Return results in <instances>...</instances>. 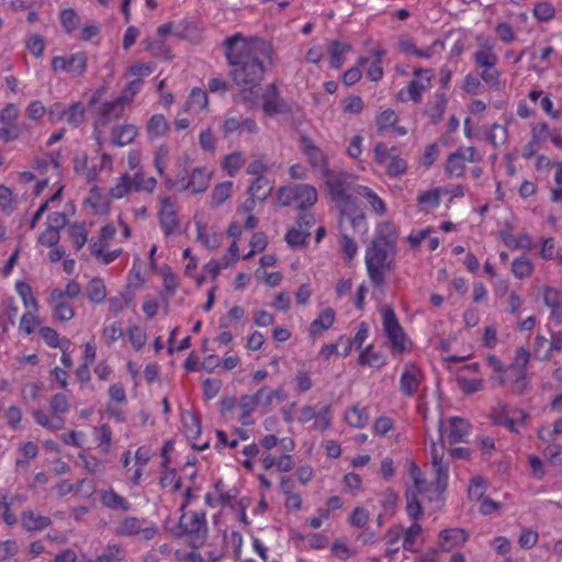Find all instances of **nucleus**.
<instances>
[{"label":"nucleus","mask_w":562,"mask_h":562,"mask_svg":"<svg viewBox=\"0 0 562 562\" xmlns=\"http://www.w3.org/2000/svg\"><path fill=\"white\" fill-rule=\"evenodd\" d=\"M50 303L54 304L53 313L57 319L67 322L74 317L75 313L72 307L65 303L64 300L50 301Z\"/></svg>","instance_id":"49530a36"},{"label":"nucleus","mask_w":562,"mask_h":562,"mask_svg":"<svg viewBox=\"0 0 562 562\" xmlns=\"http://www.w3.org/2000/svg\"><path fill=\"white\" fill-rule=\"evenodd\" d=\"M26 48L36 58L41 57L45 48L44 37L41 35L31 36L26 42Z\"/></svg>","instance_id":"774afa93"},{"label":"nucleus","mask_w":562,"mask_h":562,"mask_svg":"<svg viewBox=\"0 0 562 562\" xmlns=\"http://www.w3.org/2000/svg\"><path fill=\"white\" fill-rule=\"evenodd\" d=\"M249 194L256 198L258 201H265L270 195L272 187L265 177H257V179L249 187Z\"/></svg>","instance_id":"b1692460"},{"label":"nucleus","mask_w":562,"mask_h":562,"mask_svg":"<svg viewBox=\"0 0 562 562\" xmlns=\"http://www.w3.org/2000/svg\"><path fill=\"white\" fill-rule=\"evenodd\" d=\"M335 315L336 313L331 307L323 310L311 324V333L314 335L319 329H329L334 324Z\"/></svg>","instance_id":"cd10ccee"},{"label":"nucleus","mask_w":562,"mask_h":562,"mask_svg":"<svg viewBox=\"0 0 562 562\" xmlns=\"http://www.w3.org/2000/svg\"><path fill=\"white\" fill-rule=\"evenodd\" d=\"M223 45L233 82L249 89L258 86L266 72L265 59L272 61L273 58L271 44L257 36L236 33L225 38Z\"/></svg>","instance_id":"f257e3e1"},{"label":"nucleus","mask_w":562,"mask_h":562,"mask_svg":"<svg viewBox=\"0 0 562 562\" xmlns=\"http://www.w3.org/2000/svg\"><path fill=\"white\" fill-rule=\"evenodd\" d=\"M495 422L499 425L504 424L510 431H517L516 420L510 416V411L507 406H503L495 415Z\"/></svg>","instance_id":"0e129e2a"},{"label":"nucleus","mask_w":562,"mask_h":562,"mask_svg":"<svg viewBox=\"0 0 562 562\" xmlns=\"http://www.w3.org/2000/svg\"><path fill=\"white\" fill-rule=\"evenodd\" d=\"M69 235L72 240V245L77 250H80L88 239V232L83 223H72L69 225Z\"/></svg>","instance_id":"7c9ffc66"},{"label":"nucleus","mask_w":562,"mask_h":562,"mask_svg":"<svg viewBox=\"0 0 562 562\" xmlns=\"http://www.w3.org/2000/svg\"><path fill=\"white\" fill-rule=\"evenodd\" d=\"M178 530L176 535L184 538L192 549L201 548L209 535L205 513L202 510L183 512L179 519Z\"/></svg>","instance_id":"20e7f679"},{"label":"nucleus","mask_w":562,"mask_h":562,"mask_svg":"<svg viewBox=\"0 0 562 562\" xmlns=\"http://www.w3.org/2000/svg\"><path fill=\"white\" fill-rule=\"evenodd\" d=\"M457 382L459 389L465 394H473L481 391L483 387V381L481 379H468L464 376H458Z\"/></svg>","instance_id":"8fccbe9b"},{"label":"nucleus","mask_w":562,"mask_h":562,"mask_svg":"<svg viewBox=\"0 0 562 562\" xmlns=\"http://www.w3.org/2000/svg\"><path fill=\"white\" fill-rule=\"evenodd\" d=\"M133 181V189L135 191L153 192L156 188L157 180L154 177L145 178L142 173H135Z\"/></svg>","instance_id":"09e8293b"},{"label":"nucleus","mask_w":562,"mask_h":562,"mask_svg":"<svg viewBox=\"0 0 562 562\" xmlns=\"http://www.w3.org/2000/svg\"><path fill=\"white\" fill-rule=\"evenodd\" d=\"M86 110L80 103H74L68 113L67 122L74 127H78L85 121Z\"/></svg>","instance_id":"4d7b16f0"},{"label":"nucleus","mask_w":562,"mask_h":562,"mask_svg":"<svg viewBox=\"0 0 562 562\" xmlns=\"http://www.w3.org/2000/svg\"><path fill=\"white\" fill-rule=\"evenodd\" d=\"M21 522L23 528L34 531L47 528L52 521L47 516H36L33 510H25L22 513Z\"/></svg>","instance_id":"a211bd4d"},{"label":"nucleus","mask_w":562,"mask_h":562,"mask_svg":"<svg viewBox=\"0 0 562 562\" xmlns=\"http://www.w3.org/2000/svg\"><path fill=\"white\" fill-rule=\"evenodd\" d=\"M330 412H331V407L330 405H324L323 407L319 408V411H317L316 413V417H315V427L321 429V430H325L327 429L329 426H330Z\"/></svg>","instance_id":"e2e57ef3"},{"label":"nucleus","mask_w":562,"mask_h":562,"mask_svg":"<svg viewBox=\"0 0 562 562\" xmlns=\"http://www.w3.org/2000/svg\"><path fill=\"white\" fill-rule=\"evenodd\" d=\"M486 48L487 49L485 50H477L474 53L475 64L482 68L494 67L498 61V57L493 52H491L492 46L488 45Z\"/></svg>","instance_id":"ea45409f"},{"label":"nucleus","mask_w":562,"mask_h":562,"mask_svg":"<svg viewBox=\"0 0 562 562\" xmlns=\"http://www.w3.org/2000/svg\"><path fill=\"white\" fill-rule=\"evenodd\" d=\"M532 265L526 256L515 259L512 263V272L518 279L527 278L532 272Z\"/></svg>","instance_id":"e433bc0d"},{"label":"nucleus","mask_w":562,"mask_h":562,"mask_svg":"<svg viewBox=\"0 0 562 562\" xmlns=\"http://www.w3.org/2000/svg\"><path fill=\"white\" fill-rule=\"evenodd\" d=\"M406 510L408 517L414 521H417L423 516L424 510L417 497V493H406Z\"/></svg>","instance_id":"c9c22d12"},{"label":"nucleus","mask_w":562,"mask_h":562,"mask_svg":"<svg viewBox=\"0 0 562 562\" xmlns=\"http://www.w3.org/2000/svg\"><path fill=\"white\" fill-rule=\"evenodd\" d=\"M233 182L224 181L215 186L211 194V203L213 207L223 204L232 194Z\"/></svg>","instance_id":"c85d7f7f"},{"label":"nucleus","mask_w":562,"mask_h":562,"mask_svg":"<svg viewBox=\"0 0 562 562\" xmlns=\"http://www.w3.org/2000/svg\"><path fill=\"white\" fill-rule=\"evenodd\" d=\"M81 292V288L78 282L69 281L66 285L65 291L55 289L50 292L49 301L64 300L66 296L70 299L77 297Z\"/></svg>","instance_id":"58836bf2"},{"label":"nucleus","mask_w":562,"mask_h":562,"mask_svg":"<svg viewBox=\"0 0 562 562\" xmlns=\"http://www.w3.org/2000/svg\"><path fill=\"white\" fill-rule=\"evenodd\" d=\"M125 559V550L117 544L108 546L95 561L87 559L85 562H121Z\"/></svg>","instance_id":"a878e982"},{"label":"nucleus","mask_w":562,"mask_h":562,"mask_svg":"<svg viewBox=\"0 0 562 562\" xmlns=\"http://www.w3.org/2000/svg\"><path fill=\"white\" fill-rule=\"evenodd\" d=\"M533 15L539 20L547 22L555 15V9L549 2H538L533 8Z\"/></svg>","instance_id":"3c124183"},{"label":"nucleus","mask_w":562,"mask_h":562,"mask_svg":"<svg viewBox=\"0 0 562 562\" xmlns=\"http://www.w3.org/2000/svg\"><path fill=\"white\" fill-rule=\"evenodd\" d=\"M368 414L364 412V409L359 408L358 406H353L347 414H346V422L356 428L363 427L368 422Z\"/></svg>","instance_id":"a18cd8bd"},{"label":"nucleus","mask_w":562,"mask_h":562,"mask_svg":"<svg viewBox=\"0 0 562 562\" xmlns=\"http://www.w3.org/2000/svg\"><path fill=\"white\" fill-rule=\"evenodd\" d=\"M181 420L187 437L192 440H196L201 435V422L199 417L191 412H184L181 415Z\"/></svg>","instance_id":"5701e85b"},{"label":"nucleus","mask_w":562,"mask_h":562,"mask_svg":"<svg viewBox=\"0 0 562 562\" xmlns=\"http://www.w3.org/2000/svg\"><path fill=\"white\" fill-rule=\"evenodd\" d=\"M136 136L137 128L132 124H125L112 131V142L116 146L128 145L133 143Z\"/></svg>","instance_id":"6ab92c4d"},{"label":"nucleus","mask_w":562,"mask_h":562,"mask_svg":"<svg viewBox=\"0 0 562 562\" xmlns=\"http://www.w3.org/2000/svg\"><path fill=\"white\" fill-rule=\"evenodd\" d=\"M544 457L550 464L558 469H562V446L550 445L544 450Z\"/></svg>","instance_id":"5fc2aeb1"},{"label":"nucleus","mask_w":562,"mask_h":562,"mask_svg":"<svg viewBox=\"0 0 562 562\" xmlns=\"http://www.w3.org/2000/svg\"><path fill=\"white\" fill-rule=\"evenodd\" d=\"M87 60L85 53L72 54L67 59V70L76 75H82L87 68Z\"/></svg>","instance_id":"37998d69"},{"label":"nucleus","mask_w":562,"mask_h":562,"mask_svg":"<svg viewBox=\"0 0 562 562\" xmlns=\"http://www.w3.org/2000/svg\"><path fill=\"white\" fill-rule=\"evenodd\" d=\"M368 337V325L366 323H361L359 325L358 331L353 336V338L348 340V346L345 350V356L351 350L352 347L360 349L362 344Z\"/></svg>","instance_id":"603ef678"},{"label":"nucleus","mask_w":562,"mask_h":562,"mask_svg":"<svg viewBox=\"0 0 562 562\" xmlns=\"http://www.w3.org/2000/svg\"><path fill=\"white\" fill-rule=\"evenodd\" d=\"M127 103H128V98L125 94V95H120L119 98H116L113 101L105 102L99 108L98 115L94 121V127H95L94 136H95V139L98 140L99 147H101L102 142H101L100 133L97 132V128L104 127L108 124H110L111 122L119 120L123 114L125 104H127Z\"/></svg>","instance_id":"39448f33"},{"label":"nucleus","mask_w":562,"mask_h":562,"mask_svg":"<svg viewBox=\"0 0 562 562\" xmlns=\"http://www.w3.org/2000/svg\"><path fill=\"white\" fill-rule=\"evenodd\" d=\"M383 327L393 349L396 352H403L405 350L406 336L394 311L390 307L383 312Z\"/></svg>","instance_id":"6e6552de"},{"label":"nucleus","mask_w":562,"mask_h":562,"mask_svg":"<svg viewBox=\"0 0 562 562\" xmlns=\"http://www.w3.org/2000/svg\"><path fill=\"white\" fill-rule=\"evenodd\" d=\"M419 376V369L413 363H407L401 375L400 391L406 396H412L418 389Z\"/></svg>","instance_id":"9b49d317"},{"label":"nucleus","mask_w":562,"mask_h":562,"mask_svg":"<svg viewBox=\"0 0 562 562\" xmlns=\"http://www.w3.org/2000/svg\"><path fill=\"white\" fill-rule=\"evenodd\" d=\"M262 99V109L268 115L285 113L289 110L286 102L281 98L280 92L274 83L267 86Z\"/></svg>","instance_id":"9d476101"},{"label":"nucleus","mask_w":562,"mask_h":562,"mask_svg":"<svg viewBox=\"0 0 562 562\" xmlns=\"http://www.w3.org/2000/svg\"><path fill=\"white\" fill-rule=\"evenodd\" d=\"M469 497L471 499L480 501L485 493L484 480L481 476H475L471 480L469 486Z\"/></svg>","instance_id":"69168bd1"},{"label":"nucleus","mask_w":562,"mask_h":562,"mask_svg":"<svg viewBox=\"0 0 562 562\" xmlns=\"http://www.w3.org/2000/svg\"><path fill=\"white\" fill-rule=\"evenodd\" d=\"M266 393V387H260L254 395H243L239 401L241 412L251 414L259 405L260 400Z\"/></svg>","instance_id":"2f4dec72"},{"label":"nucleus","mask_w":562,"mask_h":562,"mask_svg":"<svg viewBox=\"0 0 562 562\" xmlns=\"http://www.w3.org/2000/svg\"><path fill=\"white\" fill-rule=\"evenodd\" d=\"M310 232H304L303 229L292 228L285 235V241L291 247H302L305 246V241L307 237H310Z\"/></svg>","instance_id":"de8ad7c7"},{"label":"nucleus","mask_w":562,"mask_h":562,"mask_svg":"<svg viewBox=\"0 0 562 562\" xmlns=\"http://www.w3.org/2000/svg\"><path fill=\"white\" fill-rule=\"evenodd\" d=\"M440 204V190L434 189L422 192L417 196V206L419 211L427 212L434 210Z\"/></svg>","instance_id":"4be33fe9"},{"label":"nucleus","mask_w":562,"mask_h":562,"mask_svg":"<svg viewBox=\"0 0 562 562\" xmlns=\"http://www.w3.org/2000/svg\"><path fill=\"white\" fill-rule=\"evenodd\" d=\"M368 58L367 57H360L357 61V66L352 67V68H349L348 70H346L342 75V82L346 85V86H352L355 85L356 82H358L360 79H361V76H362V72H361V67L364 66L367 63H368Z\"/></svg>","instance_id":"a19ab883"},{"label":"nucleus","mask_w":562,"mask_h":562,"mask_svg":"<svg viewBox=\"0 0 562 562\" xmlns=\"http://www.w3.org/2000/svg\"><path fill=\"white\" fill-rule=\"evenodd\" d=\"M211 175L205 168H194L187 183H183L180 191L191 190L198 194L204 192L210 183Z\"/></svg>","instance_id":"f8f14e48"},{"label":"nucleus","mask_w":562,"mask_h":562,"mask_svg":"<svg viewBox=\"0 0 562 562\" xmlns=\"http://www.w3.org/2000/svg\"><path fill=\"white\" fill-rule=\"evenodd\" d=\"M101 503L103 506L114 510L127 512L131 509V504L113 490L101 492Z\"/></svg>","instance_id":"aec40b11"},{"label":"nucleus","mask_w":562,"mask_h":562,"mask_svg":"<svg viewBox=\"0 0 562 562\" xmlns=\"http://www.w3.org/2000/svg\"><path fill=\"white\" fill-rule=\"evenodd\" d=\"M464 169L465 165L462 160L461 154L456 151L450 154L446 165V172L448 176L459 178L463 175Z\"/></svg>","instance_id":"473e14b6"},{"label":"nucleus","mask_w":562,"mask_h":562,"mask_svg":"<svg viewBox=\"0 0 562 562\" xmlns=\"http://www.w3.org/2000/svg\"><path fill=\"white\" fill-rule=\"evenodd\" d=\"M468 533L462 528L445 529L439 533L440 547L443 551H450L467 541Z\"/></svg>","instance_id":"4468645a"},{"label":"nucleus","mask_w":562,"mask_h":562,"mask_svg":"<svg viewBox=\"0 0 562 562\" xmlns=\"http://www.w3.org/2000/svg\"><path fill=\"white\" fill-rule=\"evenodd\" d=\"M50 411L54 414H64L69 411V402L65 394L57 393L50 400Z\"/></svg>","instance_id":"bf43d9fd"},{"label":"nucleus","mask_w":562,"mask_h":562,"mask_svg":"<svg viewBox=\"0 0 562 562\" xmlns=\"http://www.w3.org/2000/svg\"><path fill=\"white\" fill-rule=\"evenodd\" d=\"M370 519V514L363 507H356L349 518V524L353 527L362 528Z\"/></svg>","instance_id":"052dcab7"},{"label":"nucleus","mask_w":562,"mask_h":562,"mask_svg":"<svg viewBox=\"0 0 562 562\" xmlns=\"http://www.w3.org/2000/svg\"><path fill=\"white\" fill-rule=\"evenodd\" d=\"M352 49V45L348 42L338 40L330 41L327 45L329 54V65L331 68L338 69L345 63V54Z\"/></svg>","instance_id":"2eb2a0df"},{"label":"nucleus","mask_w":562,"mask_h":562,"mask_svg":"<svg viewBox=\"0 0 562 562\" xmlns=\"http://www.w3.org/2000/svg\"><path fill=\"white\" fill-rule=\"evenodd\" d=\"M22 127L18 124H4L0 127V140L8 143L20 137Z\"/></svg>","instance_id":"680f3d73"},{"label":"nucleus","mask_w":562,"mask_h":562,"mask_svg":"<svg viewBox=\"0 0 562 562\" xmlns=\"http://www.w3.org/2000/svg\"><path fill=\"white\" fill-rule=\"evenodd\" d=\"M407 170V164L403 158L398 156H392L391 160L386 167V172L390 177H400L405 173Z\"/></svg>","instance_id":"864d4df0"},{"label":"nucleus","mask_w":562,"mask_h":562,"mask_svg":"<svg viewBox=\"0 0 562 562\" xmlns=\"http://www.w3.org/2000/svg\"><path fill=\"white\" fill-rule=\"evenodd\" d=\"M133 189L132 178L125 173L117 179L114 187L111 188L110 194L114 199H121L125 196Z\"/></svg>","instance_id":"4c0bfd02"},{"label":"nucleus","mask_w":562,"mask_h":562,"mask_svg":"<svg viewBox=\"0 0 562 562\" xmlns=\"http://www.w3.org/2000/svg\"><path fill=\"white\" fill-rule=\"evenodd\" d=\"M207 104L209 98L206 92L200 88H194L186 102V110H203Z\"/></svg>","instance_id":"c756f323"},{"label":"nucleus","mask_w":562,"mask_h":562,"mask_svg":"<svg viewBox=\"0 0 562 562\" xmlns=\"http://www.w3.org/2000/svg\"><path fill=\"white\" fill-rule=\"evenodd\" d=\"M358 362L360 366H369L372 368H380L385 363V358L381 352L374 351L371 346H368L359 356Z\"/></svg>","instance_id":"393cba45"},{"label":"nucleus","mask_w":562,"mask_h":562,"mask_svg":"<svg viewBox=\"0 0 562 562\" xmlns=\"http://www.w3.org/2000/svg\"><path fill=\"white\" fill-rule=\"evenodd\" d=\"M159 223L166 236L172 235L179 226L178 210L170 198L160 200Z\"/></svg>","instance_id":"1a4fd4ad"},{"label":"nucleus","mask_w":562,"mask_h":562,"mask_svg":"<svg viewBox=\"0 0 562 562\" xmlns=\"http://www.w3.org/2000/svg\"><path fill=\"white\" fill-rule=\"evenodd\" d=\"M396 227L384 222L376 228L371 245L366 250V267L372 284L378 288L385 281V272L394 268L396 248Z\"/></svg>","instance_id":"7ed1b4c3"},{"label":"nucleus","mask_w":562,"mask_h":562,"mask_svg":"<svg viewBox=\"0 0 562 562\" xmlns=\"http://www.w3.org/2000/svg\"><path fill=\"white\" fill-rule=\"evenodd\" d=\"M294 192V202H296L297 209L301 211H306L307 207L314 205L317 201L316 189L310 184L296 183Z\"/></svg>","instance_id":"dca6fc26"},{"label":"nucleus","mask_w":562,"mask_h":562,"mask_svg":"<svg viewBox=\"0 0 562 562\" xmlns=\"http://www.w3.org/2000/svg\"><path fill=\"white\" fill-rule=\"evenodd\" d=\"M145 522V519L126 517L116 526L115 533L123 537L139 535L143 540H151L157 535L158 529L154 524L144 527Z\"/></svg>","instance_id":"0eeeda50"},{"label":"nucleus","mask_w":562,"mask_h":562,"mask_svg":"<svg viewBox=\"0 0 562 562\" xmlns=\"http://www.w3.org/2000/svg\"><path fill=\"white\" fill-rule=\"evenodd\" d=\"M80 19L77 12L71 9H64L60 12V23L67 33H71L79 26Z\"/></svg>","instance_id":"79ce46f5"},{"label":"nucleus","mask_w":562,"mask_h":562,"mask_svg":"<svg viewBox=\"0 0 562 562\" xmlns=\"http://www.w3.org/2000/svg\"><path fill=\"white\" fill-rule=\"evenodd\" d=\"M506 138L507 130L505 126L499 124H494L487 134V139L494 147H496L498 144H504Z\"/></svg>","instance_id":"13d9d810"},{"label":"nucleus","mask_w":562,"mask_h":562,"mask_svg":"<svg viewBox=\"0 0 562 562\" xmlns=\"http://www.w3.org/2000/svg\"><path fill=\"white\" fill-rule=\"evenodd\" d=\"M439 441H440V449L437 448L436 442H431V464L434 468V471L436 473V481L435 486L436 490L440 493H442L448 485V477H449V464L443 461L445 456V446H443V434H442V420L439 422Z\"/></svg>","instance_id":"423d86ee"},{"label":"nucleus","mask_w":562,"mask_h":562,"mask_svg":"<svg viewBox=\"0 0 562 562\" xmlns=\"http://www.w3.org/2000/svg\"><path fill=\"white\" fill-rule=\"evenodd\" d=\"M128 337L135 350H140L146 342V334L138 326H132L128 328Z\"/></svg>","instance_id":"338daca9"},{"label":"nucleus","mask_w":562,"mask_h":562,"mask_svg":"<svg viewBox=\"0 0 562 562\" xmlns=\"http://www.w3.org/2000/svg\"><path fill=\"white\" fill-rule=\"evenodd\" d=\"M326 184L340 213L339 227L342 232L344 221H348L352 229L358 234L368 231L367 218L363 209L357 202L355 177L345 171L326 172Z\"/></svg>","instance_id":"f03ea898"},{"label":"nucleus","mask_w":562,"mask_h":562,"mask_svg":"<svg viewBox=\"0 0 562 562\" xmlns=\"http://www.w3.org/2000/svg\"><path fill=\"white\" fill-rule=\"evenodd\" d=\"M423 528L416 521L412 524L404 533L403 548L406 551L414 552L415 551V542L416 538L422 533Z\"/></svg>","instance_id":"c03bdc74"},{"label":"nucleus","mask_w":562,"mask_h":562,"mask_svg":"<svg viewBox=\"0 0 562 562\" xmlns=\"http://www.w3.org/2000/svg\"><path fill=\"white\" fill-rule=\"evenodd\" d=\"M244 159L240 153H233L225 157L223 167L227 170L229 176H234L237 170L241 168Z\"/></svg>","instance_id":"6e6d98bb"},{"label":"nucleus","mask_w":562,"mask_h":562,"mask_svg":"<svg viewBox=\"0 0 562 562\" xmlns=\"http://www.w3.org/2000/svg\"><path fill=\"white\" fill-rule=\"evenodd\" d=\"M167 121L162 114H155L147 124V133L150 137L157 138L167 131Z\"/></svg>","instance_id":"f704fd0d"},{"label":"nucleus","mask_w":562,"mask_h":562,"mask_svg":"<svg viewBox=\"0 0 562 562\" xmlns=\"http://www.w3.org/2000/svg\"><path fill=\"white\" fill-rule=\"evenodd\" d=\"M88 299L93 303H101L106 296V290L104 282L99 279H92L86 288Z\"/></svg>","instance_id":"bb28decb"},{"label":"nucleus","mask_w":562,"mask_h":562,"mask_svg":"<svg viewBox=\"0 0 562 562\" xmlns=\"http://www.w3.org/2000/svg\"><path fill=\"white\" fill-rule=\"evenodd\" d=\"M356 194L357 200L359 198H362L367 201V203L371 206L372 211L378 214L382 215L386 211V205L384 201L369 187L366 186H358L356 188Z\"/></svg>","instance_id":"f3484780"},{"label":"nucleus","mask_w":562,"mask_h":562,"mask_svg":"<svg viewBox=\"0 0 562 562\" xmlns=\"http://www.w3.org/2000/svg\"><path fill=\"white\" fill-rule=\"evenodd\" d=\"M447 102L446 94L441 92L436 93L434 100L429 102L426 113L432 124H437L442 119Z\"/></svg>","instance_id":"412c9836"},{"label":"nucleus","mask_w":562,"mask_h":562,"mask_svg":"<svg viewBox=\"0 0 562 562\" xmlns=\"http://www.w3.org/2000/svg\"><path fill=\"white\" fill-rule=\"evenodd\" d=\"M449 430L447 434V440L449 445H454L464 440V437L469 435L471 425L469 422L461 417H451L448 420Z\"/></svg>","instance_id":"ddd939ff"},{"label":"nucleus","mask_w":562,"mask_h":562,"mask_svg":"<svg viewBox=\"0 0 562 562\" xmlns=\"http://www.w3.org/2000/svg\"><path fill=\"white\" fill-rule=\"evenodd\" d=\"M502 240L504 244L512 249L529 248L531 240L527 234L514 236L509 233H501Z\"/></svg>","instance_id":"72a5a7b5"}]
</instances>
